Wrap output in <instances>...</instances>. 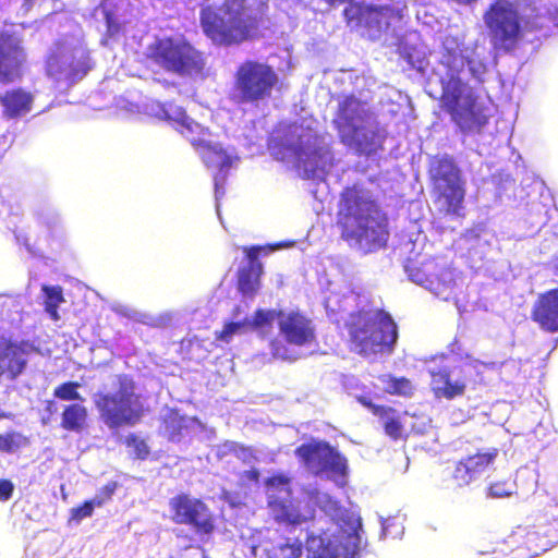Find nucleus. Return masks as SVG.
<instances>
[{
	"instance_id": "obj_1",
	"label": "nucleus",
	"mask_w": 558,
	"mask_h": 558,
	"mask_svg": "<svg viewBox=\"0 0 558 558\" xmlns=\"http://www.w3.org/2000/svg\"><path fill=\"white\" fill-rule=\"evenodd\" d=\"M268 9L267 0H223L218 7L202 8L199 23L215 46H239L258 38Z\"/></svg>"
},
{
	"instance_id": "obj_2",
	"label": "nucleus",
	"mask_w": 558,
	"mask_h": 558,
	"mask_svg": "<svg viewBox=\"0 0 558 558\" xmlns=\"http://www.w3.org/2000/svg\"><path fill=\"white\" fill-rule=\"evenodd\" d=\"M337 227L342 240L365 245L368 250L385 247L389 238L387 214L356 184L340 193Z\"/></svg>"
},
{
	"instance_id": "obj_3",
	"label": "nucleus",
	"mask_w": 558,
	"mask_h": 558,
	"mask_svg": "<svg viewBox=\"0 0 558 558\" xmlns=\"http://www.w3.org/2000/svg\"><path fill=\"white\" fill-rule=\"evenodd\" d=\"M351 349L361 356L389 355L398 341V326L384 308L352 312L345 324Z\"/></svg>"
},
{
	"instance_id": "obj_4",
	"label": "nucleus",
	"mask_w": 558,
	"mask_h": 558,
	"mask_svg": "<svg viewBox=\"0 0 558 558\" xmlns=\"http://www.w3.org/2000/svg\"><path fill=\"white\" fill-rule=\"evenodd\" d=\"M539 14H523L511 0H494L483 14L490 45L495 50L512 51L525 33L543 27Z\"/></svg>"
},
{
	"instance_id": "obj_5",
	"label": "nucleus",
	"mask_w": 558,
	"mask_h": 558,
	"mask_svg": "<svg viewBox=\"0 0 558 558\" xmlns=\"http://www.w3.org/2000/svg\"><path fill=\"white\" fill-rule=\"evenodd\" d=\"M373 113L354 95H348L339 101L332 125L342 144L353 147L357 153L371 155L381 147L384 136L378 123H369Z\"/></svg>"
},
{
	"instance_id": "obj_6",
	"label": "nucleus",
	"mask_w": 558,
	"mask_h": 558,
	"mask_svg": "<svg viewBox=\"0 0 558 558\" xmlns=\"http://www.w3.org/2000/svg\"><path fill=\"white\" fill-rule=\"evenodd\" d=\"M100 421L110 429L138 424L145 415L136 384L128 374H117L113 390L98 391L93 398Z\"/></svg>"
},
{
	"instance_id": "obj_7",
	"label": "nucleus",
	"mask_w": 558,
	"mask_h": 558,
	"mask_svg": "<svg viewBox=\"0 0 558 558\" xmlns=\"http://www.w3.org/2000/svg\"><path fill=\"white\" fill-rule=\"evenodd\" d=\"M440 107L463 133H480L488 122L477 95L458 76L441 83Z\"/></svg>"
},
{
	"instance_id": "obj_8",
	"label": "nucleus",
	"mask_w": 558,
	"mask_h": 558,
	"mask_svg": "<svg viewBox=\"0 0 558 558\" xmlns=\"http://www.w3.org/2000/svg\"><path fill=\"white\" fill-rule=\"evenodd\" d=\"M275 69L257 60H245L233 74L232 99L238 104L259 105L271 98L278 87Z\"/></svg>"
},
{
	"instance_id": "obj_9",
	"label": "nucleus",
	"mask_w": 558,
	"mask_h": 558,
	"mask_svg": "<svg viewBox=\"0 0 558 558\" xmlns=\"http://www.w3.org/2000/svg\"><path fill=\"white\" fill-rule=\"evenodd\" d=\"M146 59L160 69L178 75L201 73L205 68L203 53L184 38H157L148 45Z\"/></svg>"
},
{
	"instance_id": "obj_10",
	"label": "nucleus",
	"mask_w": 558,
	"mask_h": 558,
	"mask_svg": "<svg viewBox=\"0 0 558 558\" xmlns=\"http://www.w3.org/2000/svg\"><path fill=\"white\" fill-rule=\"evenodd\" d=\"M279 322V333L282 339L274 337L269 340L270 354L275 360L294 362L299 355L292 347H310L316 342V327L313 320L299 310L284 311Z\"/></svg>"
},
{
	"instance_id": "obj_11",
	"label": "nucleus",
	"mask_w": 558,
	"mask_h": 558,
	"mask_svg": "<svg viewBox=\"0 0 558 558\" xmlns=\"http://www.w3.org/2000/svg\"><path fill=\"white\" fill-rule=\"evenodd\" d=\"M343 17L351 28L364 29L372 39L386 31L392 21L401 20V12L392 5H374L360 1H349Z\"/></svg>"
},
{
	"instance_id": "obj_12",
	"label": "nucleus",
	"mask_w": 558,
	"mask_h": 558,
	"mask_svg": "<svg viewBox=\"0 0 558 558\" xmlns=\"http://www.w3.org/2000/svg\"><path fill=\"white\" fill-rule=\"evenodd\" d=\"M295 457L308 472L318 476L324 473L344 477L348 471V461L338 450L327 441L311 440L295 448Z\"/></svg>"
},
{
	"instance_id": "obj_13",
	"label": "nucleus",
	"mask_w": 558,
	"mask_h": 558,
	"mask_svg": "<svg viewBox=\"0 0 558 558\" xmlns=\"http://www.w3.org/2000/svg\"><path fill=\"white\" fill-rule=\"evenodd\" d=\"M171 520L190 526L197 535L209 536L216 530V518L208 505L201 498L180 493L170 498Z\"/></svg>"
},
{
	"instance_id": "obj_14",
	"label": "nucleus",
	"mask_w": 558,
	"mask_h": 558,
	"mask_svg": "<svg viewBox=\"0 0 558 558\" xmlns=\"http://www.w3.org/2000/svg\"><path fill=\"white\" fill-rule=\"evenodd\" d=\"M407 272L411 281L437 296L451 293L456 284L451 264L441 256L429 257L420 264L408 265Z\"/></svg>"
},
{
	"instance_id": "obj_15",
	"label": "nucleus",
	"mask_w": 558,
	"mask_h": 558,
	"mask_svg": "<svg viewBox=\"0 0 558 558\" xmlns=\"http://www.w3.org/2000/svg\"><path fill=\"white\" fill-rule=\"evenodd\" d=\"M68 43L64 38L57 39L46 58V74L56 82H65L73 84L83 78L88 70V54L83 52L80 58H75L74 53L66 57Z\"/></svg>"
},
{
	"instance_id": "obj_16",
	"label": "nucleus",
	"mask_w": 558,
	"mask_h": 558,
	"mask_svg": "<svg viewBox=\"0 0 558 558\" xmlns=\"http://www.w3.org/2000/svg\"><path fill=\"white\" fill-rule=\"evenodd\" d=\"M26 51L21 39L9 33H0V84L9 85L23 76Z\"/></svg>"
},
{
	"instance_id": "obj_17",
	"label": "nucleus",
	"mask_w": 558,
	"mask_h": 558,
	"mask_svg": "<svg viewBox=\"0 0 558 558\" xmlns=\"http://www.w3.org/2000/svg\"><path fill=\"white\" fill-rule=\"evenodd\" d=\"M271 247L264 245L243 246L246 264L239 268L236 287L241 294L254 296L260 288V278L264 274L263 264L259 260L262 254H267Z\"/></svg>"
},
{
	"instance_id": "obj_18",
	"label": "nucleus",
	"mask_w": 558,
	"mask_h": 558,
	"mask_svg": "<svg viewBox=\"0 0 558 558\" xmlns=\"http://www.w3.org/2000/svg\"><path fill=\"white\" fill-rule=\"evenodd\" d=\"M498 453L497 448H492L486 452H476L459 460L451 473L452 484L456 487L470 485L495 462Z\"/></svg>"
},
{
	"instance_id": "obj_19",
	"label": "nucleus",
	"mask_w": 558,
	"mask_h": 558,
	"mask_svg": "<svg viewBox=\"0 0 558 558\" xmlns=\"http://www.w3.org/2000/svg\"><path fill=\"white\" fill-rule=\"evenodd\" d=\"M39 352V348L27 340H8L3 344L0 343V365H4V373L11 379H15L25 371L27 356Z\"/></svg>"
},
{
	"instance_id": "obj_20",
	"label": "nucleus",
	"mask_w": 558,
	"mask_h": 558,
	"mask_svg": "<svg viewBox=\"0 0 558 558\" xmlns=\"http://www.w3.org/2000/svg\"><path fill=\"white\" fill-rule=\"evenodd\" d=\"M531 317L541 329L550 333L558 332V288L545 291L537 296Z\"/></svg>"
},
{
	"instance_id": "obj_21",
	"label": "nucleus",
	"mask_w": 558,
	"mask_h": 558,
	"mask_svg": "<svg viewBox=\"0 0 558 558\" xmlns=\"http://www.w3.org/2000/svg\"><path fill=\"white\" fill-rule=\"evenodd\" d=\"M435 203L441 205L446 215L460 216L465 197L463 180L434 184Z\"/></svg>"
},
{
	"instance_id": "obj_22",
	"label": "nucleus",
	"mask_w": 558,
	"mask_h": 558,
	"mask_svg": "<svg viewBox=\"0 0 558 558\" xmlns=\"http://www.w3.org/2000/svg\"><path fill=\"white\" fill-rule=\"evenodd\" d=\"M291 495L292 492L290 488H286V496L283 497L270 495L267 506L276 522L288 525H300L306 521V517L301 513Z\"/></svg>"
},
{
	"instance_id": "obj_23",
	"label": "nucleus",
	"mask_w": 558,
	"mask_h": 558,
	"mask_svg": "<svg viewBox=\"0 0 558 558\" xmlns=\"http://www.w3.org/2000/svg\"><path fill=\"white\" fill-rule=\"evenodd\" d=\"M34 96L21 88H12L0 95L2 114L8 119H16L32 110Z\"/></svg>"
},
{
	"instance_id": "obj_24",
	"label": "nucleus",
	"mask_w": 558,
	"mask_h": 558,
	"mask_svg": "<svg viewBox=\"0 0 558 558\" xmlns=\"http://www.w3.org/2000/svg\"><path fill=\"white\" fill-rule=\"evenodd\" d=\"M167 120H173L177 124V130L197 149L209 136L208 129L203 128L201 124L191 119L186 112L178 108L177 116L173 118L166 113Z\"/></svg>"
},
{
	"instance_id": "obj_25",
	"label": "nucleus",
	"mask_w": 558,
	"mask_h": 558,
	"mask_svg": "<svg viewBox=\"0 0 558 558\" xmlns=\"http://www.w3.org/2000/svg\"><path fill=\"white\" fill-rule=\"evenodd\" d=\"M434 395L437 398L452 400L464 395L466 385L462 380H451L450 371L446 367L430 372Z\"/></svg>"
},
{
	"instance_id": "obj_26",
	"label": "nucleus",
	"mask_w": 558,
	"mask_h": 558,
	"mask_svg": "<svg viewBox=\"0 0 558 558\" xmlns=\"http://www.w3.org/2000/svg\"><path fill=\"white\" fill-rule=\"evenodd\" d=\"M196 150L207 168L215 169L223 175L232 166V157L220 144L206 140Z\"/></svg>"
},
{
	"instance_id": "obj_27",
	"label": "nucleus",
	"mask_w": 558,
	"mask_h": 558,
	"mask_svg": "<svg viewBox=\"0 0 558 558\" xmlns=\"http://www.w3.org/2000/svg\"><path fill=\"white\" fill-rule=\"evenodd\" d=\"M429 175L434 184L463 180L461 170L453 157L449 155L434 156L429 163Z\"/></svg>"
},
{
	"instance_id": "obj_28",
	"label": "nucleus",
	"mask_w": 558,
	"mask_h": 558,
	"mask_svg": "<svg viewBox=\"0 0 558 558\" xmlns=\"http://www.w3.org/2000/svg\"><path fill=\"white\" fill-rule=\"evenodd\" d=\"M88 411L81 403H70L63 408L60 426L68 432L81 433L87 426Z\"/></svg>"
},
{
	"instance_id": "obj_29",
	"label": "nucleus",
	"mask_w": 558,
	"mask_h": 558,
	"mask_svg": "<svg viewBox=\"0 0 558 558\" xmlns=\"http://www.w3.org/2000/svg\"><path fill=\"white\" fill-rule=\"evenodd\" d=\"M284 313L283 310H263L258 308L254 312L251 320H247V326L255 330L260 337H268L271 335L274 322H279L281 315Z\"/></svg>"
},
{
	"instance_id": "obj_30",
	"label": "nucleus",
	"mask_w": 558,
	"mask_h": 558,
	"mask_svg": "<svg viewBox=\"0 0 558 558\" xmlns=\"http://www.w3.org/2000/svg\"><path fill=\"white\" fill-rule=\"evenodd\" d=\"M162 429L170 441H179L183 430L187 428L186 418L177 410H169L162 417Z\"/></svg>"
},
{
	"instance_id": "obj_31",
	"label": "nucleus",
	"mask_w": 558,
	"mask_h": 558,
	"mask_svg": "<svg viewBox=\"0 0 558 558\" xmlns=\"http://www.w3.org/2000/svg\"><path fill=\"white\" fill-rule=\"evenodd\" d=\"M386 384L385 392L391 396H401L410 398L414 395L415 387L413 383L407 377H396L387 375L383 378Z\"/></svg>"
},
{
	"instance_id": "obj_32",
	"label": "nucleus",
	"mask_w": 558,
	"mask_h": 558,
	"mask_svg": "<svg viewBox=\"0 0 558 558\" xmlns=\"http://www.w3.org/2000/svg\"><path fill=\"white\" fill-rule=\"evenodd\" d=\"M269 551L272 558H300L303 544L299 538H286L283 542L272 544Z\"/></svg>"
},
{
	"instance_id": "obj_33",
	"label": "nucleus",
	"mask_w": 558,
	"mask_h": 558,
	"mask_svg": "<svg viewBox=\"0 0 558 558\" xmlns=\"http://www.w3.org/2000/svg\"><path fill=\"white\" fill-rule=\"evenodd\" d=\"M45 294V311L52 320L60 318L58 307L64 302L62 288L60 286H43Z\"/></svg>"
},
{
	"instance_id": "obj_34",
	"label": "nucleus",
	"mask_w": 558,
	"mask_h": 558,
	"mask_svg": "<svg viewBox=\"0 0 558 558\" xmlns=\"http://www.w3.org/2000/svg\"><path fill=\"white\" fill-rule=\"evenodd\" d=\"M124 445L132 450L131 454L134 460L145 461L150 456V448L146 440L134 433L125 436Z\"/></svg>"
},
{
	"instance_id": "obj_35",
	"label": "nucleus",
	"mask_w": 558,
	"mask_h": 558,
	"mask_svg": "<svg viewBox=\"0 0 558 558\" xmlns=\"http://www.w3.org/2000/svg\"><path fill=\"white\" fill-rule=\"evenodd\" d=\"M517 494V484L511 478L495 481L487 487V495L492 498H508Z\"/></svg>"
},
{
	"instance_id": "obj_36",
	"label": "nucleus",
	"mask_w": 558,
	"mask_h": 558,
	"mask_svg": "<svg viewBox=\"0 0 558 558\" xmlns=\"http://www.w3.org/2000/svg\"><path fill=\"white\" fill-rule=\"evenodd\" d=\"M80 387L78 381H64L54 388L53 397L63 401H82L83 398L78 392Z\"/></svg>"
},
{
	"instance_id": "obj_37",
	"label": "nucleus",
	"mask_w": 558,
	"mask_h": 558,
	"mask_svg": "<svg viewBox=\"0 0 558 558\" xmlns=\"http://www.w3.org/2000/svg\"><path fill=\"white\" fill-rule=\"evenodd\" d=\"M245 326H247V320L228 322L220 331L216 332L215 338L216 340L229 343L232 337L239 333Z\"/></svg>"
},
{
	"instance_id": "obj_38",
	"label": "nucleus",
	"mask_w": 558,
	"mask_h": 558,
	"mask_svg": "<svg viewBox=\"0 0 558 558\" xmlns=\"http://www.w3.org/2000/svg\"><path fill=\"white\" fill-rule=\"evenodd\" d=\"M23 445V437L15 432L0 434V452L11 453Z\"/></svg>"
},
{
	"instance_id": "obj_39",
	"label": "nucleus",
	"mask_w": 558,
	"mask_h": 558,
	"mask_svg": "<svg viewBox=\"0 0 558 558\" xmlns=\"http://www.w3.org/2000/svg\"><path fill=\"white\" fill-rule=\"evenodd\" d=\"M293 151L298 159V162L303 163L304 166H306L307 160H311L314 163H316L323 157L322 148L314 147L307 150L302 144H298L294 147Z\"/></svg>"
},
{
	"instance_id": "obj_40",
	"label": "nucleus",
	"mask_w": 558,
	"mask_h": 558,
	"mask_svg": "<svg viewBox=\"0 0 558 558\" xmlns=\"http://www.w3.org/2000/svg\"><path fill=\"white\" fill-rule=\"evenodd\" d=\"M384 430L391 439L398 440L402 436L403 426L400 418L393 414H388L384 417Z\"/></svg>"
},
{
	"instance_id": "obj_41",
	"label": "nucleus",
	"mask_w": 558,
	"mask_h": 558,
	"mask_svg": "<svg viewBox=\"0 0 558 558\" xmlns=\"http://www.w3.org/2000/svg\"><path fill=\"white\" fill-rule=\"evenodd\" d=\"M119 487V483L116 481H110L106 483L96 494V496L92 499L96 507L100 508L105 504L109 502L114 493L117 492Z\"/></svg>"
},
{
	"instance_id": "obj_42",
	"label": "nucleus",
	"mask_w": 558,
	"mask_h": 558,
	"mask_svg": "<svg viewBox=\"0 0 558 558\" xmlns=\"http://www.w3.org/2000/svg\"><path fill=\"white\" fill-rule=\"evenodd\" d=\"M315 504L326 512L337 511L339 509V501L330 495L314 490L311 493Z\"/></svg>"
},
{
	"instance_id": "obj_43",
	"label": "nucleus",
	"mask_w": 558,
	"mask_h": 558,
	"mask_svg": "<svg viewBox=\"0 0 558 558\" xmlns=\"http://www.w3.org/2000/svg\"><path fill=\"white\" fill-rule=\"evenodd\" d=\"M95 507L96 505L92 499L85 500L82 505L74 507L70 510V521L78 523L83 519L92 517Z\"/></svg>"
},
{
	"instance_id": "obj_44",
	"label": "nucleus",
	"mask_w": 558,
	"mask_h": 558,
	"mask_svg": "<svg viewBox=\"0 0 558 558\" xmlns=\"http://www.w3.org/2000/svg\"><path fill=\"white\" fill-rule=\"evenodd\" d=\"M551 519L544 526V535L547 537L546 543L539 548L545 550L548 546L558 544V515L551 513Z\"/></svg>"
},
{
	"instance_id": "obj_45",
	"label": "nucleus",
	"mask_w": 558,
	"mask_h": 558,
	"mask_svg": "<svg viewBox=\"0 0 558 558\" xmlns=\"http://www.w3.org/2000/svg\"><path fill=\"white\" fill-rule=\"evenodd\" d=\"M357 400L362 405L367 408L374 415L378 416L379 418H384V417L388 416V414L395 413L393 408L375 404L366 397H363V396L359 397Z\"/></svg>"
},
{
	"instance_id": "obj_46",
	"label": "nucleus",
	"mask_w": 558,
	"mask_h": 558,
	"mask_svg": "<svg viewBox=\"0 0 558 558\" xmlns=\"http://www.w3.org/2000/svg\"><path fill=\"white\" fill-rule=\"evenodd\" d=\"M291 480L289 476H287L286 474L283 473H277V474H274L271 476H269L267 480H266V485L268 487H287L289 488V484H290Z\"/></svg>"
},
{
	"instance_id": "obj_47",
	"label": "nucleus",
	"mask_w": 558,
	"mask_h": 558,
	"mask_svg": "<svg viewBox=\"0 0 558 558\" xmlns=\"http://www.w3.org/2000/svg\"><path fill=\"white\" fill-rule=\"evenodd\" d=\"M194 345H201V340L197 337L182 339L180 341V353L191 360L190 351Z\"/></svg>"
},
{
	"instance_id": "obj_48",
	"label": "nucleus",
	"mask_w": 558,
	"mask_h": 558,
	"mask_svg": "<svg viewBox=\"0 0 558 558\" xmlns=\"http://www.w3.org/2000/svg\"><path fill=\"white\" fill-rule=\"evenodd\" d=\"M14 492V484L7 478H0V500L8 501L12 498Z\"/></svg>"
},
{
	"instance_id": "obj_49",
	"label": "nucleus",
	"mask_w": 558,
	"mask_h": 558,
	"mask_svg": "<svg viewBox=\"0 0 558 558\" xmlns=\"http://www.w3.org/2000/svg\"><path fill=\"white\" fill-rule=\"evenodd\" d=\"M558 507V492H546L545 493V500L543 501V508L550 512L554 508Z\"/></svg>"
},
{
	"instance_id": "obj_50",
	"label": "nucleus",
	"mask_w": 558,
	"mask_h": 558,
	"mask_svg": "<svg viewBox=\"0 0 558 558\" xmlns=\"http://www.w3.org/2000/svg\"><path fill=\"white\" fill-rule=\"evenodd\" d=\"M259 476H260L259 471L255 468L246 470L241 474V478L243 481H247V482H252V483H257L259 481Z\"/></svg>"
},
{
	"instance_id": "obj_51",
	"label": "nucleus",
	"mask_w": 558,
	"mask_h": 558,
	"mask_svg": "<svg viewBox=\"0 0 558 558\" xmlns=\"http://www.w3.org/2000/svg\"><path fill=\"white\" fill-rule=\"evenodd\" d=\"M35 3V0H23V7L26 11L31 10Z\"/></svg>"
},
{
	"instance_id": "obj_52",
	"label": "nucleus",
	"mask_w": 558,
	"mask_h": 558,
	"mask_svg": "<svg viewBox=\"0 0 558 558\" xmlns=\"http://www.w3.org/2000/svg\"><path fill=\"white\" fill-rule=\"evenodd\" d=\"M4 374V365H0V377Z\"/></svg>"
},
{
	"instance_id": "obj_53",
	"label": "nucleus",
	"mask_w": 558,
	"mask_h": 558,
	"mask_svg": "<svg viewBox=\"0 0 558 558\" xmlns=\"http://www.w3.org/2000/svg\"><path fill=\"white\" fill-rule=\"evenodd\" d=\"M535 535H536V533H529V534H527V537H529L530 539H533V538L535 537Z\"/></svg>"
}]
</instances>
